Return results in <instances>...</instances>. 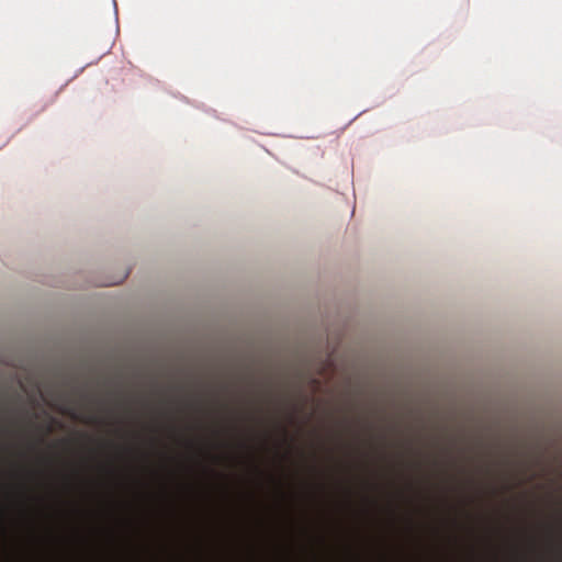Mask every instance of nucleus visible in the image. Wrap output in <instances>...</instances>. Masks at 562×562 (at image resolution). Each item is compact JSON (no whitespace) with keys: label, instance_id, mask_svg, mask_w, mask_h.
<instances>
[{"label":"nucleus","instance_id":"obj_2","mask_svg":"<svg viewBox=\"0 0 562 562\" xmlns=\"http://www.w3.org/2000/svg\"><path fill=\"white\" fill-rule=\"evenodd\" d=\"M519 532L524 536H531V532L529 530H526V529H522V530H519Z\"/></svg>","mask_w":562,"mask_h":562},{"label":"nucleus","instance_id":"obj_1","mask_svg":"<svg viewBox=\"0 0 562 562\" xmlns=\"http://www.w3.org/2000/svg\"><path fill=\"white\" fill-rule=\"evenodd\" d=\"M542 535L549 540L562 539V525H546L542 528Z\"/></svg>","mask_w":562,"mask_h":562},{"label":"nucleus","instance_id":"obj_3","mask_svg":"<svg viewBox=\"0 0 562 562\" xmlns=\"http://www.w3.org/2000/svg\"><path fill=\"white\" fill-rule=\"evenodd\" d=\"M87 422L88 423H93V422H95V418L94 417H90V418L87 419Z\"/></svg>","mask_w":562,"mask_h":562}]
</instances>
